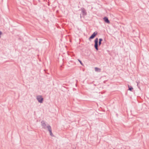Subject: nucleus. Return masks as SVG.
I'll return each instance as SVG.
<instances>
[{
    "mask_svg": "<svg viewBox=\"0 0 149 149\" xmlns=\"http://www.w3.org/2000/svg\"><path fill=\"white\" fill-rule=\"evenodd\" d=\"M128 90L131 91H132V90L133 89V88L131 86H130L128 85Z\"/></svg>",
    "mask_w": 149,
    "mask_h": 149,
    "instance_id": "obj_8",
    "label": "nucleus"
},
{
    "mask_svg": "<svg viewBox=\"0 0 149 149\" xmlns=\"http://www.w3.org/2000/svg\"><path fill=\"white\" fill-rule=\"evenodd\" d=\"M95 70L96 71H98L99 70V71H100V69H99L98 68H97V67L95 68Z\"/></svg>",
    "mask_w": 149,
    "mask_h": 149,
    "instance_id": "obj_9",
    "label": "nucleus"
},
{
    "mask_svg": "<svg viewBox=\"0 0 149 149\" xmlns=\"http://www.w3.org/2000/svg\"><path fill=\"white\" fill-rule=\"evenodd\" d=\"M138 83L137 82V85H138Z\"/></svg>",
    "mask_w": 149,
    "mask_h": 149,
    "instance_id": "obj_12",
    "label": "nucleus"
},
{
    "mask_svg": "<svg viewBox=\"0 0 149 149\" xmlns=\"http://www.w3.org/2000/svg\"><path fill=\"white\" fill-rule=\"evenodd\" d=\"M81 13L83 16L86 15H87V13L86 10L84 8H81Z\"/></svg>",
    "mask_w": 149,
    "mask_h": 149,
    "instance_id": "obj_6",
    "label": "nucleus"
},
{
    "mask_svg": "<svg viewBox=\"0 0 149 149\" xmlns=\"http://www.w3.org/2000/svg\"><path fill=\"white\" fill-rule=\"evenodd\" d=\"M97 32L96 31L94 32L93 34L91 35V36L89 38V40L93 39L95 36L97 34Z\"/></svg>",
    "mask_w": 149,
    "mask_h": 149,
    "instance_id": "obj_4",
    "label": "nucleus"
},
{
    "mask_svg": "<svg viewBox=\"0 0 149 149\" xmlns=\"http://www.w3.org/2000/svg\"><path fill=\"white\" fill-rule=\"evenodd\" d=\"M98 38H95V40H94V47L97 50H98V45H99V46H100L101 45V44L102 41L103 40L102 38H100L99 39V43L98 44Z\"/></svg>",
    "mask_w": 149,
    "mask_h": 149,
    "instance_id": "obj_1",
    "label": "nucleus"
},
{
    "mask_svg": "<svg viewBox=\"0 0 149 149\" xmlns=\"http://www.w3.org/2000/svg\"><path fill=\"white\" fill-rule=\"evenodd\" d=\"M103 19H104V21L107 23H110V22L109 20L108 19V18L106 17H105L103 18Z\"/></svg>",
    "mask_w": 149,
    "mask_h": 149,
    "instance_id": "obj_7",
    "label": "nucleus"
},
{
    "mask_svg": "<svg viewBox=\"0 0 149 149\" xmlns=\"http://www.w3.org/2000/svg\"><path fill=\"white\" fill-rule=\"evenodd\" d=\"M2 33L1 31H0V38H1V35L2 34Z\"/></svg>",
    "mask_w": 149,
    "mask_h": 149,
    "instance_id": "obj_11",
    "label": "nucleus"
},
{
    "mask_svg": "<svg viewBox=\"0 0 149 149\" xmlns=\"http://www.w3.org/2000/svg\"><path fill=\"white\" fill-rule=\"evenodd\" d=\"M48 130L49 132L50 135L52 136H54V135L52 132V128L51 126H48Z\"/></svg>",
    "mask_w": 149,
    "mask_h": 149,
    "instance_id": "obj_5",
    "label": "nucleus"
},
{
    "mask_svg": "<svg viewBox=\"0 0 149 149\" xmlns=\"http://www.w3.org/2000/svg\"><path fill=\"white\" fill-rule=\"evenodd\" d=\"M41 125L42 126V127L43 129L46 130L47 128L48 129V126H50L49 125L47 124V125L46 124L45 121L44 120H42L41 122Z\"/></svg>",
    "mask_w": 149,
    "mask_h": 149,
    "instance_id": "obj_2",
    "label": "nucleus"
},
{
    "mask_svg": "<svg viewBox=\"0 0 149 149\" xmlns=\"http://www.w3.org/2000/svg\"><path fill=\"white\" fill-rule=\"evenodd\" d=\"M62 67V66L61 65V67Z\"/></svg>",
    "mask_w": 149,
    "mask_h": 149,
    "instance_id": "obj_13",
    "label": "nucleus"
},
{
    "mask_svg": "<svg viewBox=\"0 0 149 149\" xmlns=\"http://www.w3.org/2000/svg\"><path fill=\"white\" fill-rule=\"evenodd\" d=\"M78 60L79 61V62L80 63H81V65H82V62L80 60L78 59Z\"/></svg>",
    "mask_w": 149,
    "mask_h": 149,
    "instance_id": "obj_10",
    "label": "nucleus"
},
{
    "mask_svg": "<svg viewBox=\"0 0 149 149\" xmlns=\"http://www.w3.org/2000/svg\"><path fill=\"white\" fill-rule=\"evenodd\" d=\"M65 88H67V89H68L66 87H65Z\"/></svg>",
    "mask_w": 149,
    "mask_h": 149,
    "instance_id": "obj_14",
    "label": "nucleus"
},
{
    "mask_svg": "<svg viewBox=\"0 0 149 149\" xmlns=\"http://www.w3.org/2000/svg\"><path fill=\"white\" fill-rule=\"evenodd\" d=\"M36 99L39 102L41 103L43 102V98L41 95H38L37 96Z\"/></svg>",
    "mask_w": 149,
    "mask_h": 149,
    "instance_id": "obj_3",
    "label": "nucleus"
}]
</instances>
